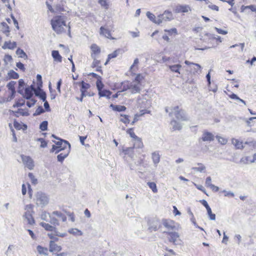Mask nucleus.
<instances>
[{
	"label": "nucleus",
	"mask_w": 256,
	"mask_h": 256,
	"mask_svg": "<svg viewBox=\"0 0 256 256\" xmlns=\"http://www.w3.org/2000/svg\"><path fill=\"white\" fill-rule=\"evenodd\" d=\"M50 24L52 29L58 34H61L64 30L63 26H67L64 17L62 16H55L51 20Z\"/></svg>",
	"instance_id": "1"
},
{
	"label": "nucleus",
	"mask_w": 256,
	"mask_h": 256,
	"mask_svg": "<svg viewBox=\"0 0 256 256\" xmlns=\"http://www.w3.org/2000/svg\"><path fill=\"white\" fill-rule=\"evenodd\" d=\"M215 39L216 37L214 36V34L208 32L206 33L204 36H202L200 40H202L203 42L207 43L208 44H212V46H205L202 48H196V49L198 50H205L210 48L213 46V42L215 40Z\"/></svg>",
	"instance_id": "2"
},
{
	"label": "nucleus",
	"mask_w": 256,
	"mask_h": 256,
	"mask_svg": "<svg viewBox=\"0 0 256 256\" xmlns=\"http://www.w3.org/2000/svg\"><path fill=\"white\" fill-rule=\"evenodd\" d=\"M52 142L58 146V150L56 152V154H58L62 150H68L70 148V144L69 142L64 140H60V141L52 140Z\"/></svg>",
	"instance_id": "3"
},
{
	"label": "nucleus",
	"mask_w": 256,
	"mask_h": 256,
	"mask_svg": "<svg viewBox=\"0 0 256 256\" xmlns=\"http://www.w3.org/2000/svg\"><path fill=\"white\" fill-rule=\"evenodd\" d=\"M36 204L41 207L47 205L48 202V198L45 194L42 192H38L36 194Z\"/></svg>",
	"instance_id": "4"
},
{
	"label": "nucleus",
	"mask_w": 256,
	"mask_h": 256,
	"mask_svg": "<svg viewBox=\"0 0 256 256\" xmlns=\"http://www.w3.org/2000/svg\"><path fill=\"white\" fill-rule=\"evenodd\" d=\"M174 19L172 12L166 10L162 14H160L157 18V24H160L164 22L170 21Z\"/></svg>",
	"instance_id": "5"
},
{
	"label": "nucleus",
	"mask_w": 256,
	"mask_h": 256,
	"mask_svg": "<svg viewBox=\"0 0 256 256\" xmlns=\"http://www.w3.org/2000/svg\"><path fill=\"white\" fill-rule=\"evenodd\" d=\"M174 115L176 118L180 121H187L188 120L187 114L184 110L180 109L178 106L174 107Z\"/></svg>",
	"instance_id": "6"
},
{
	"label": "nucleus",
	"mask_w": 256,
	"mask_h": 256,
	"mask_svg": "<svg viewBox=\"0 0 256 256\" xmlns=\"http://www.w3.org/2000/svg\"><path fill=\"white\" fill-rule=\"evenodd\" d=\"M148 230L150 231H156L161 227L160 220L157 218H154L148 222Z\"/></svg>",
	"instance_id": "7"
},
{
	"label": "nucleus",
	"mask_w": 256,
	"mask_h": 256,
	"mask_svg": "<svg viewBox=\"0 0 256 256\" xmlns=\"http://www.w3.org/2000/svg\"><path fill=\"white\" fill-rule=\"evenodd\" d=\"M184 63L190 66V70L194 74H200L201 72L202 68L199 64L190 62L187 60L184 61Z\"/></svg>",
	"instance_id": "8"
},
{
	"label": "nucleus",
	"mask_w": 256,
	"mask_h": 256,
	"mask_svg": "<svg viewBox=\"0 0 256 256\" xmlns=\"http://www.w3.org/2000/svg\"><path fill=\"white\" fill-rule=\"evenodd\" d=\"M214 136L210 132L207 130H204L201 138L198 139V142H212L214 140Z\"/></svg>",
	"instance_id": "9"
},
{
	"label": "nucleus",
	"mask_w": 256,
	"mask_h": 256,
	"mask_svg": "<svg viewBox=\"0 0 256 256\" xmlns=\"http://www.w3.org/2000/svg\"><path fill=\"white\" fill-rule=\"evenodd\" d=\"M21 158L24 164L29 170H32L34 167V161L30 156L21 155Z\"/></svg>",
	"instance_id": "10"
},
{
	"label": "nucleus",
	"mask_w": 256,
	"mask_h": 256,
	"mask_svg": "<svg viewBox=\"0 0 256 256\" xmlns=\"http://www.w3.org/2000/svg\"><path fill=\"white\" fill-rule=\"evenodd\" d=\"M162 223L163 226L168 230H174L175 228L174 222L171 220L163 218Z\"/></svg>",
	"instance_id": "11"
},
{
	"label": "nucleus",
	"mask_w": 256,
	"mask_h": 256,
	"mask_svg": "<svg viewBox=\"0 0 256 256\" xmlns=\"http://www.w3.org/2000/svg\"><path fill=\"white\" fill-rule=\"evenodd\" d=\"M165 232L170 236V238H168L170 242H172L174 244H177L176 239L180 237V235L178 232Z\"/></svg>",
	"instance_id": "12"
},
{
	"label": "nucleus",
	"mask_w": 256,
	"mask_h": 256,
	"mask_svg": "<svg viewBox=\"0 0 256 256\" xmlns=\"http://www.w3.org/2000/svg\"><path fill=\"white\" fill-rule=\"evenodd\" d=\"M33 212L27 210L25 212L24 217L27 220L28 223L30 225H33L35 224V220L32 216V213Z\"/></svg>",
	"instance_id": "13"
},
{
	"label": "nucleus",
	"mask_w": 256,
	"mask_h": 256,
	"mask_svg": "<svg viewBox=\"0 0 256 256\" xmlns=\"http://www.w3.org/2000/svg\"><path fill=\"white\" fill-rule=\"evenodd\" d=\"M190 10V8L188 5L178 4L174 8V12L176 13L187 12Z\"/></svg>",
	"instance_id": "14"
},
{
	"label": "nucleus",
	"mask_w": 256,
	"mask_h": 256,
	"mask_svg": "<svg viewBox=\"0 0 256 256\" xmlns=\"http://www.w3.org/2000/svg\"><path fill=\"white\" fill-rule=\"evenodd\" d=\"M62 250V248L60 246H58L54 242V241L50 242L49 250L50 252H60Z\"/></svg>",
	"instance_id": "15"
},
{
	"label": "nucleus",
	"mask_w": 256,
	"mask_h": 256,
	"mask_svg": "<svg viewBox=\"0 0 256 256\" xmlns=\"http://www.w3.org/2000/svg\"><path fill=\"white\" fill-rule=\"evenodd\" d=\"M39 90H36L34 93L36 96L38 97L41 100L44 101L46 100V93L40 88H38Z\"/></svg>",
	"instance_id": "16"
},
{
	"label": "nucleus",
	"mask_w": 256,
	"mask_h": 256,
	"mask_svg": "<svg viewBox=\"0 0 256 256\" xmlns=\"http://www.w3.org/2000/svg\"><path fill=\"white\" fill-rule=\"evenodd\" d=\"M127 134H129L130 136L135 140H138V147L140 148L142 146V143L141 141L140 140V138L138 136H137L134 132V128H130L127 130H126Z\"/></svg>",
	"instance_id": "17"
},
{
	"label": "nucleus",
	"mask_w": 256,
	"mask_h": 256,
	"mask_svg": "<svg viewBox=\"0 0 256 256\" xmlns=\"http://www.w3.org/2000/svg\"><path fill=\"white\" fill-rule=\"evenodd\" d=\"M110 108L114 111L118 112H124L126 110V108L124 106L115 105L112 104H110Z\"/></svg>",
	"instance_id": "18"
},
{
	"label": "nucleus",
	"mask_w": 256,
	"mask_h": 256,
	"mask_svg": "<svg viewBox=\"0 0 256 256\" xmlns=\"http://www.w3.org/2000/svg\"><path fill=\"white\" fill-rule=\"evenodd\" d=\"M40 225L47 231L56 232V228L48 224L41 222Z\"/></svg>",
	"instance_id": "19"
},
{
	"label": "nucleus",
	"mask_w": 256,
	"mask_h": 256,
	"mask_svg": "<svg viewBox=\"0 0 256 256\" xmlns=\"http://www.w3.org/2000/svg\"><path fill=\"white\" fill-rule=\"evenodd\" d=\"M16 47V42H12L10 41L5 42L4 45L2 46V48L4 50L8 48L10 50H13Z\"/></svg>",
	"instance_id": "20"
},
{
	"label": "nucleus",
	"mask_w": 256,
	"mask_h": 256,
	"mask_svg": "<svg viewBox=\"0 0 256 256\" xmlns=\"http://www.w3.org/2000/svg\"><path fill=\"white\" fill-rule=\"evenodd\" d=\"M170 125L172 126V130L173 131L176 130H180L182 128V125L180 123L178 122L176 120H173L170 122Z\"/></svg>",
	"instance_id": "21"
},
{
	"label": "nucleus",
	"mask_w": 256,
	"mask_h": 256,
	"mask_svg": "<svg viewBox=\"0 0 256 256\" xmlns=\"http://www.w3.org/2000/svg\"><path fill=\"white\" fill-rule=\"evenodd\" d=\"M52 56L54 60L56 62H60L62 61V57L60 55L59 52L56 50H53L52 52Z\"/></svg>",
	"instance_id": "22"
},
{
	"label": "nucleus",
	"mask_w": 256,
	"mask_h": 256,
	"mask_svg": "<svg viewBox=\"0 0 256 256\" xmlns=\"http://www.w3.org/2000/svg\"><path fill=\"white\" fill-rule=\"evenodd\" d=\"M112 92L108 90L104 89L98 92V94L100 98L106 97L108 99H110Z\"/></svg>",
	"instance_id": "23"
},
{
	"label": "nucleus",
	"mask_w": 256,
	"mask_h": 256,
	"mask_svg": "<svg viewBox=\"0 0 256 256\" xmlns=\"http://www.w3.org/2000/svg\"><path fill=\"white\" fill-rule=\"evenodd\" d=\"M18 92L20 94H24V90L26 84L22 79H20L18 81Z\"/></svg>",
	"instance_id": "24"
},
{
	"label": "nucleus",
	"mask_w": 256,
	"mask_h": 256,
	"mask_svg": "<svg viewBox=\"0 0 256 256\" xmlns=\"http://www.w3.org/2000/svg\"><path fill=\"white\" fill-rule=\"evenodd\" d=\"M169 69L173 72L180 74V70L182 66L180 64H176L174 65H170L168 66Z\"/></svg>",
	"instance_id": "25"
},
{
	"label": "nucleus",
	"mask_w": 256,
	"mask_h": 256,
	"mask_svg": "<svg viewBox=\"0 0 256 256\" xmlns=\"http://www.w3.org/2000/svg\"><path fill=\"white\" fill-rule=\"evenodd\" d=\"M138 84H133L130 83L129 84L130 90H131L132 94L139 93L140 91V88L138 86Z\"/></svg>",
	"instance_id": "26"
},
{
	"label": "nucleus",
	"mask_w": 256,
	"mask_h": 256,
	"mask_svg": "<svg viewBox=\"0 0 256 256\" xmlns=\"http://www.w3.org/2000/svg\"><path fill=\"white\" fill-rule=\"evenodd\" d=\"M70 148L66 150V152L65 153H61L58 155L57 160L58 162H62L68 156L70 152Z\"/></svg>",
	"instance_id": "27"
},
{
	"label": "nucleus",
	"mask_w": 256,
	"mask_h": 256,
	"mask_svg": "<svg viewBox=\"0 0 256 256\" xmlns=\"http://www.w3.org/2000/svg\"><path fill=\"white\" fill-rule=\"evenodd\" d=\"M152 159L154 164L156 166L160 160V155L158 152H154L152 154Z\"/></svg>",
	"instance_id": "28"
},
{
	"label": "nucleus",
	"mask_w": 256,
	"mask_h": 256,
	"mask_svg": "<svg viewBox=\"0 0 256 256\" xmlns=\"http://www.w3.org/2000/svg\"><path fill=\"white\" fill-rule=\"evenodd\" d=\"M100 34L104 36L107 38H110L111 37L110 32L108 30L102 26L100 28Z\"/></svg>",
	"instance_id": "29"
},
{
	"label": "nucleus",
	"mask_w": 256,
	"mask_h": 256,
	"mask_svg": "<svg viewBox=\"0 0 256 256\" xmlns=\"http://www.w3.org/2000/svg\"><path fill=\"white\" fill-rule=\"evenodd\" d=\"M1 30L3 33L5 34L7 36H8L10 32L9 26L5 22H1Z\"/></svg>",
	"instance_id": "30"
},
{
	"label": "nucleus",
	"mask_w": 256,
	"mask_h": 256,
	"mask_svg": "<svg viewBox=\"0 0 256 256\" xmlns=\"http://www.w3.org/2000/svg\"><path fill=\"white\" fill-rule=\"evenodd\" d=\"M90 49L92 52V54H94L96 56V54H98L100 52V48L95 44H93L91 45Z\"/></svg>",
	"instance_id": "31"
},
{
	"label": "nucleus",
	"mask_w": 256,
	"mask_h": 256,
	"mask_svg": "<svg viewBox=\"0 0 256 256\" xmlns=\"http://www.w3.org/2000/svg\"><path fill=\"white\" fill-rule=\"evenodd\" d=\"M36 250L40 254H44L45 256L48 255V250L46 248L42 247V246L38 245L36 247Z\"/></svg>",
	"instance_id": "32"
},
{
	"label": "nucleus",
	"mask_w": 256,
	"mask_h": 256,
	"mask_svg": "<svg viewBox=\"0 0 256 256\" xmlns=\"http://www.w3.org/2000/svg\"><path fill=\"white\" fill-rule=\"evenodd\" d=\"M9 79H18L19 78V74L14 70H10L8 73Z\"/></svg>",
	"instance_id": "33"
},
{
	"label": "nucleus",
	"mask_w": 256,
	"mask_h": 256,
	"mask_svg": "<svg viewBox=\"0 0 256 256\" xmlns=\"http://www.w3.org/2000/svg\"><path fill=\"white\" fill-rule=\"evenodd\" d=\"M16 54L20 58L26 59L28 56L24 50L20 48H18L16 50Z\"/></svg>",
	"instance_id": "34"
},
{
	"label": "nucleus",
	"mask_w": 256,
	"mask_h": 256,
	"mask_svg": "<svg viewBox=\"0 0 256 256\" xmlns=\"http://www.w3.org/2000/svg\"><path fill=\"white\" fill-rule=\"evenodd\" d=\"M120 116L124 118H121L120 120V122L124 123L126 124H128L130 122V120L129 119L130 116L128 115L124 114H120Z\"/></svg>",
	"instance_id": "35"
},
{
	"label": "nucleus",
	"mask_w": 256,
	"mask_h": 256,
	"mask_svg": "<svg viewBox=\"0 0 256 256\" xmlns=\"http://www.w3.org/2000/svg\"><path fill=\"white\" fill-rule=\"evenodd\" d=\"M80 91L86 92V90L90 87V84L86 83L83 80L80 82Z\"/></svg>",
	"instance_id": "36"
},
{
	"label": "nucleus",
	"mask_w": 256,
	"mask_h": 256,
	"mask_svg": "<svg viewBox=\"0 0 256 256\" xmlns=\"http://www.w3.org/2000/svg\"><path fill=\"white\" fill-rule=\"evenodd\" d=\"M68 232L74 235V236H82V232L76 228H72L68 230Z\"/></svg>",
	"instance_id": "37"
},
{
	"label": "nucleus",
	"mask_w": 256,
	"mask_h": 256,
	"mask_svg": "<svg viewBox=\"0 0 256 256\" xmlns=\"http://www.w3.org/2000/svg\"><path fill=\"white\" fill-rule=\"evenodd\" d=\"M52 214L56 216H57L62 218V222H64L66 220V216L63 214L61 212L56 210L52 212Z\"/></svg>",
	"instance_id": "38"
},
{
	"label": "nucleus",
	"mask_w": 256,
	"mask_h": 256,
	"mask_svg": "<svg viewBox=\"0 0 256 256\" xmlns=\"http://www.w3.org/2000/svg\"><path fill=\"white\" fill-rule=\"evenodd\" d=\"M232 143L238 149H242L244 148L242 142H240L236 139H233Z\"/></svg>",
	"instance_id": "39"
},
{
	"label": "nucleus",
	"mask_w": 256,
	"mask_h": 256,
	"mask_svg": "<svg viewBox=\"0 0 256 256\" xmlns=\"http://www.w3.org/2000/svg\"><path fill=\"white\" fill-rule=\"evenodd\" d=\"M147 185L152 190L153 192L156 193L158 192V189L156 184L154 182H148Z\"/></svg>",
	"instance_id": "40"
},
{
	"label": "nucleus",
	"mask_w": 256,
	"mask_h": 256,
	"mask_svg": "<svg viewBox=\"0 0 256 256\" xmlns=\"http://www.w3.org/2000/svg\"><path fill=\"white\" fill-rule=\"evenodd\" d=\"M134 148H128L124 150V153L125 154L128 155L131 158H133L134 156Z\"/></svg>",
	"instance_id": "41"
},
{
	"label": "nucleus",
	"mask_w": 256,
	"mask_h": 256,
	"mask_svg": "<svg viewBox=\"0 0 256 256\" xmlns=\"http://www.w3.org/2000/svg\"><path fill=\"white\" fill-rule=\"evenodd\" d=\"M122 50L119 48V49L116 50L112 54H109L108 56V57L109 59L115 58L119 54L122 53Z\"/></svg>",
	"instance_id": "42"
},
{
	"label": "nucleus",
	"mask_w": 256,
	"mask_h": 256,
	"mask_svg": "<svg viewBox=\"0 0 256 256\" xmlns=\"http://www.w3.org/2000/svg\"><path fill=\"white\" fill-rule=\"evenodd\" d=\"M45 112L42 106H38L35 112L33 114L34 116H39Z\"/></svg>",
	"instance_id": "43"
},
{
	"label": "nucleus",
	"mask_w": 256,
	"mask_h": 256,
	"mask_svg": "<svg viewBox=\"0 0 256 256\" xmlns=\"http://www.w3.org/2000/svg\"><path fill=\"white\" fill-rule=\"evenodd\" d=\"M96 88L98 90V92H100V90L101 91V90H104V84L102 81V78L98 79L97 80V81L96 82Z\"/></svg>",
	"instance_id": "44"
},
{
	"label": "nucleus",
	"mask_w": 256,
	"mask_h": 256,
	"mask_svg": "<svg viewBox=\"0 0 256 256\" xmlns=\"http://www.w3.org/2000/svg\"><path fill=\"white\" fill-rule=\"evenodd\" d=\"M146 16L150 20L157 24V18H156V16L153 14L151 13L150 12H148L146 13Z\"/></svg>",
	"instance_id": "45"
},
{
	"label": "nucleus",
	"mask_w": 256,
	"mask_h": 256,
	"mask_svg": "<svg viewBox=\"0 0 256 256\" xmlns=\"http://www.w3.org/2000/svg\"><path fill=\"white\" fill-rule=\"evenodd\" d=\"M197 165L200 166V167H193L192 168V170H193L195 171L200 172H204V170H206V166L202 164L198 163Z\"/></svg>",
	"instance_id": "46"
},
{
	"label": "nucleus",
	"mask_w": 256,
	"mask_h": 256,
	"mask_svg": "<svg viewBox=\"0 0 256 256\" xmlns=\"http://www.w3.org/2000/svg\"><path fill=\"white\" fill-rule=\"evenodd\" d=\"M48 122L44 120L40 124L39 128L42 131H46L48 130Z\"/></svg>",
	"instance_id": "47"
},
{
	"label": "nucleus",
	"mask_w": 256,
	"mask_h": 256,
	"mask_svg": "<svg viewBox=\"0 0 256 256\" xmlns=\"http://www.w3.org/2000/svg\"><path fill=\"white\" fill-rule=\"evenodd\" d=\"M91 56H92V58H93V60H94V62L92 64V67L96 68V67L99 66V64L100 63V60H96V56H94V54H91Z\"/></svg>",
	"instance_id": "48"
},
{
	"label": "nucleus",
	"mask_w": 256,
	"mask_h": 256,
	"mask_svg": "<svg viewBox=\"0 0 256 256\" xmlns=\"http://www.w3.org/2000/svg\"><path fill=\"white\" fill-rule=\"evenodd\" d=\"M16 84V82L10 81L7 84L6 87L10 90V92H16L15 88H14V86Z\"/></svg>",
	"instance_id": "49"
},
{
	"label": "nucleus",
	"mask_w": 256,
	"mask_h": 256,
	"mask_svg": "<svg viewBox=\"0 0 256 256\" xmlns=\"http://www.w3.org/2000/svg\"><path fill=\"white\" fill-rule=\"evenodd\" d=\"M188 213L191 216L190 221L192 222L194 224V225L196 227H198V225L196 222V220L194 218V215L193 213L191 211L190 208L188 209Z\"/></svg>",
	"instance_id": "50"
},
{
	"label": "nucleus",
	"mask_w": 256,
	"mask_h": 256,
	"mask_svg": "<svg viewBox=\"0 0 256 256\" xmlns=\"http://www.w3.org/2000/svg\"><path fill=\"white\" fill-rule=\"evenodd\" d=\"M36 78L37 80V88H40L42 85V76L40 74H38Z\"/></svg>",
	"instance_id": "51"
},
{
	"label": "nucleus",
	"mask_w": 256,
	"mask_h": 256,
	"mask_svg": "<svg viewBox=\"0 0 256 256\" xmlns=\"http://www.w3.org/2000/svg\"><path fill=\"white\" fill-rule=\"evenodd\" d=\"M24 91L26 92L32 93L33 92H36V90L34 88V86L33 84L30 86H25Z\"/></svg>",
	"instance_id": "52"
},
{
	"label": "nucleus",
	"mask_w": 256,
	"mask_h": 256,
	"mask_svg": "<svg viewBox=\"0 0 256 256\" xmlns=\"http://www.w3.org/2000/svg\"><path fill=\"white\" fill-rule=\"evenodd\" d=\"M49 218H50V220L49 222L51 224L54 226H59L60 224L57 218L52 216L51 215L49 216Z\"/></svg>",
	"instance_id": "53"
},
{
	"label": "nucleus",
	"mask_w": 256,
	"mask_h": 256,
	"mask_svg": "<svg viewBox=\"0 0 256 256\" xmlns=\"http://www.w3.org/2000/svg\"><path fill=\"white\" fill-rule=\"evenodd\" d=\"M144 78V76L142 74H138L136 76L134 81L139 84H141V82Z\"/></svg>",
	"instance_id": "54"
},
{
	"label": "nucleus",
	"mask_w": 256,
	"mask_h": 256,
	"mask_svg": "<svg viewBox=\"0 0 256 256\" xmlns=\"http://www.w3.org/2000/svg\"><path fill=\"white\" fill-rule=\"evenodd\" d=\"M216 139L218 140V142L222 145L226 144L228 142L226 139L224 138H222L220 136H216Z\"/></svg>",
	"instance_id": "55"
},
{
	"label": "nucleus",
	"mask_w": 256,
	"mask_h": 256,
	"mask_svg": "<svg viewBox=\"0 0 256 256\" xmlns=\"http://www.w3.org/2000/svg\"><path fill=\"white\" fill-rule=\"evenodd\" d=\"M22 95V96L23 98H24L26 100H31L32 99V98L33 96V93H30L28 92L26 93V92L24 91V94Z\"/></svg>",
	"instance_id": "56"
},
{
	"label": "nucleus",
	"mask_w": 256,
	"mask_h": 256,
	"mask_svg": "<svg viewBox=\"0 0 256 256\" xmlns=\"http://www.w3.org/2000/svg\"><path fill=\"white\" fill-rule=\"evenodd\" d=\"M14 126L18 130L23 128L22 124L18 122L16 119L14 121Z\"/></svg>",
	"instance_id": "57"
},
{
	"label": "nucleus",
	"mask_w": 256,
	"mask_h": 256,
	"mask_svg": "<svg viewBox=\"0 0 256 256\" xmlns=\"http://www.w3.org/2000/svg\"><path fill=\"white\" fill-rule=\"evenodd\" d=\"M25 104V102L22 100H20L16 102L15 104L13 105L14 108L20 107L24 106Z\"/></svg>",
	"instance_id": "58"
},
{
	"label": "nucleus",
	"mask_w": 256,
	"mask_h": 256,
	"mask_svg": "<svg viewBox=\"0 0 256 256\" xmlns=\"http://www.w3.org/2000/svg\"><path fill=\"white\" fill-rule=\"evenodd\" d=\"M249 8L250 9L252 12H256V6L254 5H250L248 6H242V9L243 11L244 9Z\"/></svg>",
	"instance_id": "59"
},
{
	"label": "nucleus",
	"mask_w": 256,
	"mask_h": 256,
	"mask_svg": "<svg viewBox=\"0 0 256 256\" xmlns=\"http://www.w3.org/2000/svg\"><path fill=\"white\" fill-rule=\"evenodd\" d=\"M16 66L22 72H24L26 70L24 65L21 62H16Z\"/></svg>",
	"instance_id": "60"
},
{
	"label": "nucleus",
	"mask_w": 256,
	"mask_h": 256,
	"mask_svg": "<svg viewBox=\"0 0 256 256\" xmlns=\"http://www.w3.org/2000/svg\"><path fill=\"white\" fill-rule=\"evenodd\" d=\"M121 86H122L121 92H125L128 90H130L129 84H125L124 82H121Z\"/></svg>",
	"instance_id": "61"
},
{
	"label": "nucleus",
	"mask_w": 256,
	"mask_h": 256,
	"mask_svg": "<svg viewBox=\"0 0 256 256\" xmlns=\"http://www.w3.org/2000/svg\"><path fill=\"white\" fill-rule=\"evenodd\" d=\"M164 31L167 32L168 34H178V31L176 28H172L170 30H165Z\"/></svg>",
	"instance_id": "62"
},
{
	"label": "nucleus",
	"mask_w": 256,
	"mask_h": 256,
	"mask_svg": "<svg viewBox=\"0 0 256 256\" xmlns=\"http://www.w3.org/2000/svg\"><path fill=\"white\" fill-rule=\"evenodd\" d=\"M30 100V102H27L26 104V106L28 108H31L32 106H34L35 104L36 103V100L34 98H32V99H31Z\"/></svg>",
	"instance_id": "63"
},
{
	"label": "nucleus",
	"mask_w": 256,
	"mask_h": 256,
	"mask_svg": "<svg viewBox=\"0 0 256 256\" xmlns=\"http://www.w3.org/2000/svg\"><path fill=\"white\" fill-rule=\"evenodd\" d=\"M44 102V110L46 112H50V104L46 100L44 101H43Z\"/></svg>",
	"instance_id": "64"
}]
</instances>
